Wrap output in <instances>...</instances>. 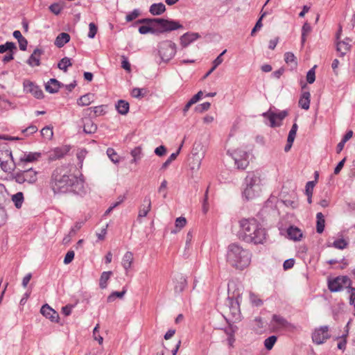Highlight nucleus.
<instances>
[{"label":"nucleus","instance_id":"53","mask_svg":"<svg viewBox=\"0 0 355 355\" xmlns=\"http://www.w3.org/2000/svg\"><path fill=\"white\" fill-rule=\"evenodd\" d=\"M98 328H99V326L98 324H97L94 330H93V336H94V338L97 340L98 342V343L100 345H101L103 342V338L102 336H101L100 335H98Z\"/></svg>","mask_w":355,"mask_h":355},{"label":"nucleus","instance_id":"64","mask_svg":"<svg viewBox=\"0 0 355 355\" xmlns=\"http://www.w3.org/2000/svg\"><path fill=\"white\" fill-rule=\"evenodd\" d=\"M49 10L51 12L54 13L55 15H58L61 12V8L58 3H53L49 6Z\"/></svg>","mask_w":355,"mask_h":355},{"label":"nucleus","instance_id":"40","mask_svg":"<svg viewBox=\"0 0 355 355\" xmlns=\"http://www.w3.org/2000/svg\"><path fill=\"white\" fill-rule=\"evenodd\" d=\"M106 153H107V156L109 157V158L111 159V161L113 163L116 164V163L119 162V156H118L117 153H116V151L113 148H107Z\"/></svg>","mask_w":355,"mask_h":355},{"label":"nucleus","instance_id":"29","mask_svg":"<svg viewBox=\"0 0 355 355\" xmlns=\"http://www.w3.org/2000/svg\"><path fill=\"white\" fill-rule=\"evenodd\" d=\"M166 10L165 5L162 3H153L150 6L149 11L153 15H159Z\"/></svg>","mask_w":355,"mask_h":355},{"label":"nucleus","instance_id":"57","mask_svg":"<svg viewBox=\"0 0 355 355\" xmlns=\"http://www.w3.org/2000/svg\"><path fill=\"white\" fill-rule=\"evenodd\" d=\"M141 148L140 146H137L131 150L130 154L132 157L136 159H140L141 156Z\"/></svg>","mask_w":355,"mask_h":355},{"label":"nucleus","instance_id":"55","mask_svg":"<svg viewBox=\"0 0 355 355\" xmlns=\"http://www.w3.org/2000/svg\"><path fill=\"white\" fill-rule=\"evenodd\" d=\"M210 106H211L210 103L205 102L203 103L198 105L197 107H196V110L199 112H202L204 111L209 110Z\"/></svg>","mask_w":355,"mask_h":355},{"label":"nucleus","instance_id":"23","mask_svg":"<svg viewBox=\"0 0 355 355\" xmlns=\"http://www.w3.org/2000/svg\"><path fill=\"white\" fill-rule=\"evenodd\" d=\"M287 234L290 239L295 241H300L303 235L301 230L295 226H290L287 229Z\"/></svg>","mask_w":355,"mask_h":355},{"label":"nucleus","instance_id":"21","mask_svg":"<svg viewBox=\"0 0 355 355\" xmlns=\"http://www.w3.org/2000/svg\"><path fill=\"white\" fill-rule=\"evenodd\" d=\"M134 261V254L132 252L128 251L123 256L121 265L125 272L128 274L130 269L132 267Z\"/></svg>","mask_w":355,"mask_h":355},{"label":"nucleus","instance_id":"33","mask_svg":"<svg viewBox=\"0 0 355 355\" xmlns=\"http://www.w3.org/2000/svg\"><path fill=\"white\" fill-rule=\"evenodd\" d=\"M12 201L15 204V206L19 209L21 207L24 202V194L22 192H18L12 196Z\"/></svg>","mask_w":355,"mask_h":355},{"label":"nucleus","instance_id":"16","mask_svg":"<svg viewBox=\"0 0 355 355\" xmlns=\"http://www.w3.org/2000/svg\"><path fill=\"white\" fill-rule=\"evenodd\" d=\"M200 37V35L198 33L187 32L180 37V45L182 47L185 48Z\"/></svg>","mask_w":355,"mask_h":355},{"label":"nucleus","instance_id":"24","mask_svg":"<svg viewBox=\"0 0 355 355\" xmlns=\"http://www.w3.org/2000/svg\"><path fill=\"white\" fill-rule=\"evenodd\" d=\"M310 102H311V94L309 92L306 91L303 92L300 96V98L299 99V106L305 110H307L309 109L310 107Z\"/></svg>","mask_w":355,"mask_h":355},{"label":"nucleus","instance_id":"19","mask_svg":"<svg viewBox=\"0 0 355 355\" xmlns=\"http://www.w3.org/2000/svg\"><path fill=\"white\" fill-rule=\"evenodd\" d=\"M272 322H273L278 329H288L293 328V325L291 323L279 315H273Z\"/></svg>","mask_w":355,"mask_h":355},{"label":"nucleus","instance_id":"56","mask_svg":"<svg viewBox=\"0 0 355 355\" xmlns=\"http://www.w3.org/2000/svg\"><path fill=\"white\" fill-rule=\"evenodd\" d=\"M87 153V151L85 149H80L77 153L76 155H77V158L79 161V163L80 164V166H82V165H83V160L85 158Z\"/></svg>","mask_w":355,"mask_h":355},{"label":"nucleus","instance_id":"52","mask_svg":"<svg viewBox=\"0 0 355 355\" xmlns=\"http://www.w3.org/2000/svg\"><path fill=\"white\" fill-rule=\"evenodd\" d=\"M97 33V27L93 23H90L89 24V33H88V37L89 38H94Z\"/></svg>","mask_w":355,"mask_h":355},{"label":"nucleus","instance_id":"26","mask_svg":"<svg viewBox=\"0 0 355 355\" xmlns=\"http://www.w3.org/2000/svg\"><path fill=\"white\" fill-rule=\"evenodd\" d=\"M70 40V35L67 33H60L55 38V45L59 48L64 46Z\"/></svg>","mask_w":355,"mask_h":355},{"label":"nucleus","instance_id":"5","mask_svg":"<svg viewBox=\"0 0 355 355\" xmlns=\"http://www.w3.org/2000/svg\"><path fill=\"white\" fill-rule=\"evenodd\" d=\"M157 55L160 58L158 63H168L176 54L177 45L171 40H164L158 43L157 46Z\"/></svg>","mask_w":355,"mask_h":355},{"label":"nucleus","instance_id":"35","mask_svg":"<svg viewBox=\"0 0 355 355\" xmlns=\"http://www.w3.org/2000/svg\"><path fill=\"white\" fill-rule=\"evenodd\" d=\"M71 65L72 63L71 62V59L67 57H64L62 59H61L60 61L58 62V67L60 70H62L63 71L66 72L68 69V67Z\"/></svg>","mask_w":355,"mask_h":355},{"label":"nucleus","instance_id":"58","mask_svg":"<svg viewBox=\"0 0 355 355\" xmlns=\"http://www.w3.org/2000/svg\"><path fill=\"white\" fill-rule=\"evenodd\" d=\"M208 191H209V188H207L206 190V192L205 193V197H204V199L202 201V211L204 213H207L209 209Z\"/></svg>","mask_w":355,"mask_h":355},{"label":"nucleus","instance_id":"17","mask_svg":"<svg viewBox=\"0 0 355 355\" xmlns=\"http://www.w3.org/2000/svg\"><path fill=\"white\" fill-rule=\"evenodd\" d=\"M40 313L51 322H58L59 319L58 313L47 304L43 305L40 309Z\"/></svg>","mask_w":355,"mask_h":355},{"label":"nucleus","instance_id":"36","mask_svg":"<svg viewBox=\"0 0 355 355\" xmlns=\"http://www.w3.org/2000/svg\"><path fill=\"white\" fill-rule=\"evenodd\" d=\"M14 49H16V45L12 42H6L4 44L0 45V53H3L7 51L12 52Z\"/></svg>","mask_w":355,"mask_h":355},{"label":"nucleus","instance_id":"13","mask_svg":"<svg viewBox=\"0 0 355 355\" xmlns=\"http://www.w3.org/2000/svg\"><path fill=\"white\" fill-rule=\"evenodd\" d=\"M42 157V153L40 152H28L24 153L19 159L17 165L22 168H25L26 163H33L39 160Z\"/></svg>","mask_w":355,"mask_h":355},{"label":"nucleus","instance_id":"1","mask_svg":"<svg viewBox=\"0 0 355 355\" xmlns=\"http://www.w3.org/2000/svg\"><path fill=\"white\" fill-rule=\"evenodd\" d=\"M75 167L72 165H62L53 172L51 187L55 193H79L83 188V182L73 174Z\"/></svg>","mask_w":355,"mask_h":355},{"label":"nucleus","instance_id":"20","mask_svg":"<svg viewBox=\"0 0 355 355\" xmlns=\"http://www.w3.org/2000/svg\"><path fill=\"white\" fill-rule=\"evenodd\" d=\"M42 53L43 51L42 49L37 48L35 49L27 60V64L32 67L35 66H40V58Z\"/></svg>","mask_w":355,"mask_h":355},{"label":"nucleus","instance_id":"61","mask_svg":"<svg viewBox=\"0 0 355 355\" xmlns=\"http://www.w3.org/2000/svg\"><path fill=\"white\" fill-rule=\"evenodd\" d=\"M90 109H93L94 112L96 115H103L105 114V106L104 105H98L94 107H91Z\"/></svg>","mask_w":355,"mask_h":355},{"label":"nucleus","instance_id":"8","mask_svg":"<svg viewBox=\"0 0 355 355\" xmlns=\"http://www.w3.org/2000/svg\"><path fill=\"white\" fill-rule=\"evenodd\" d=\"M234 164L239 169H245L248 164L249 153L242 149H236L231 154Z\"/></svg>","mask_w":355,"mask_h":355},{"label":"nucleus","instance_id":"15","mask_svg":"<svg viewBox=\"0 0 355 355\" xmlns=\"http://www.w3.org/2000/svg\"><path fill=\"white\" fill-rule=\"evenodd\" d=\"M341 30L337 33V42L336 49L337 51L340 54L341 56L345 55L347 52L349 51L351 48V40L349 37H346L344 40H339V37Z\"/></svg>","mask_w":355,"mask_h":355},{"label":"nucleus","instance_id":"47","mask_svg":"<svg viewBox=\"0 0 355 355\" xmlns=\"http://www.w3.org/2000/svg\"><path fill=\"white\" fill-rule=\"evenodd\" d=\"M250 300L251 303L256 306H260L263 302L255 294L250 293Z\"/></svg>","mask_w":355,"mask_h":355},{"label":"nucleus","instance_id":"37","mask_svg":"<svg viewBox=\"0 0 355 355\" xmlns=\"http://www.w3.org/2000/svg\"><path fill=\"white\" fill-rule=\"evenodd\" d=\"M125 293L126 290L125 288L122 291H114L107 297V302H112L116 297L123 298Z\"/></svg>","mask_w":355,"mask_h":355},{"label":"nucleus","instance_id":"18","mask_svg":"<svg viewBox=\"0 0 355 355\" xmlns=\"http://www.w3.org/2000/svg\"><path fill=\"white\" fill-rule=\"evenodd\" d=\"M174 291L176 294L181 293L187 287V278L182 275H178L173 279Z\"/></svg>","mask_w":355,"mask_h":355},{"label":"nucleus","instance_id":"38","mask_svg":"<svg viewBox=\"0 0 355 355\" xmlns=\"http://www.w3.org/2000/svg\"><path fill=\"white\" fill-rule=\"evenodd\" d=\"M284 60L287 64H291L293 67L297 66L296 58L291 52H286L284 54Z\"/></svg>","mask_w":355,"mask_h":355},{"label":"nucleus","instance_id":"42","mask_svg":"<svg viewBox=\"0 0 355 355\" xmlns=\"http://www.w3.org/2000/svg\"><path fill=\"white\" fill-rule=\"evenodd\" d=\"M347 242L345 239H340L335 240L332 245L336 249L343 250L347 247Z\"/></svg>","mask_w":355,"mask_h":355},{"label":"nucleus","instance_id":"59","mask_svg":"<svg viewBox=\"0 0 355 355\" xmlns=\"http://www.w3.org/2000/svg\"><path fill=\"white\" fill-rule=\"evenodd\" d=\"M74 255H75V254L73 250L68 251L64 257V264L70 263L73 261V259L74 258Z\"/></svg>","mask_w":355,"mask_h":355},{"label":"nucleus","instance_id":"7","mask_svg":"<svg viewBox=\"0 0 355 355\" xmlns=\"http://www.w3.org/2000/svg\"><path fill=\"white\" fill-rule=\"evenodd\" d=\"M37 171L32 168H29L16 172L13 178L17 183L20 184L24 183L33 184L37 180Z\"/></svg>","mask_w":355,"mask_h":355},{"label":"nucleus","instance_id":"48","mask_svg":"<svg viewBox=\"0 0 355 355\" xmlns=\"http://www.w3.org/2000/svg\"><path fill=\"white\" fill-rule=\"evenodd\" d=\"M139 33L144 35V34H147V33H157V31H156V28L155 27L153 28H151V27H149V26H141L139 28Z\"/></svg>","mask_w":355,"mask_h":355},{"label":"nucleus","instance_id":"43","mask_svg":"<svg viewBox=\"0 0 355 355\" xmlns=\"http://www.w3.org/2000/svg\"><path fill=\"white\" fill-rule=\"evenodd\" d=\"M41 135L42 137L51 139L53 135V128L49 126L44 127L41 130Z\"/></svg>","mask_w":355,"mask_h":355},{"label":"nucleus","instance_id":"3","mask_svg":"<svg viewBox=\"0 0 355 355\" xmlns=\"http://www.w3.org/2000/svg\"><path fill=\"white\" fill-rule=\"evenodd\" d=\"M251 252L238 243H231L227 247L226 259L232 267L243 270L251 262Z\"/></svg>","mask_w":355,"mask_h":355},{"label":"nucleus","instance_id":"45","mask_svg":"<svg viewBox=\"0 0 355 355\" xmlns=\"http://www.w3.org/2000/svg\"><path fill=\"white\" fill-rule=\"evenodd\" d=\"M316 66H314L313 68H311L306 74V80L309 84H312L314 83L315 80V68Z\"/></svg>","mask_w":355,"mask_h":355},{"label":"nucleus","instance_id":"25","mask_svg":"<svg viewBox=\"0 0 355 355\" xmlns=\"http://www.w3.org/2000/svg\"><path fill=\"white\" fill-rule=\"evenodd\" d=\"M60 87V83L55 79L51 78L45 85V89L50 94H55L59 91Z\"/></svg>","mask_w":355,"mask_h":355},{"label":"nucleus","instance_id":"11","mask_svg":"<svg viewBox=\"0 0 355 355\" xmlns=\"http://www.w3.org/2000/svg\"><path fill=\"white\" fill-rule=\"evenodd\" d=\"M329 338L330 334H329V327L327 325L316 328L312 334V340L317 345L324 343Z\"/></svg>","mask_w":355,"mask_h":355},{"label":"nucleus","instance_id":"60","mask_svg":"<svg viewBox=\"0 0 355 355\" xmlns=\"http://www.w3.org/2000/svg\"><path fill=\"white\" fill-rule=\"evenodd\" d=\"M122 61H121V67L123 69L126 70L127 71H130L131 67L130 64L128 60V58L125 55L121 56Z\"/></svg>","mask_w":355,"mask_h":355},{"label":"nucleus","instance_id":"10","mask_svg":"<svg viewBox=\"0 0 355 355\" xmlns=\"http://www.w3.org/2000/svg\"><path fill=\"white\" fill-rule=\"evenodd\" d=\"M287 115L288 112L286 110L279 111L277 113L268 111L263 114V116L269 120L270 126L272 128L280 126L282 125V120Z\"/></svg>","mask_w":355,"mask_h":355},{"label":"nucleus","instance_id":"39","mask_svg":"<svg viewBox=\"0 0 355 355\" xmlns=\"http://www.w3.org/2000/svg\"><path fill=\"white\" fill-rule=\"evenodd\" d=\"M277 340V338L275 336H270L268 338H267L264 340V346L266 349H267L268 350L272 349Z\"/></svg>","mask_w":355,"mask_h":355},{"label":"nucleus","instance_id":"30","mask_svg":"<svg viewBox=\"0 0 355 355\" xmlns=\"http://www.w3.org/2000/svg\"><path fill=\"white\" fill-rule=\"evenodd\" d=\"M118 112L122 115L126 114L129 111V103L123 100H119L115 105Z\"/></svg>","mask_w":355,"mask_h":355},{"label":"nucleus","instance_id":"28","mask_svg":"<svg viewBox=\"0 0 355 355\" xmlns=\"http://www.w3.org/2000/svg\"><path fill=\"white\" fill-rule=\"evenodd\" d=\"M94 101V95L91 93L86 94L82 96H80L78 101L77 103L80 106H87L90 105Z\"/></svg>","mask_w":355,"mask_h":355},{"label":"nucleus","instance_id":"32","mask_svg":"<svg viewBox=\"0 0 355 355\" xmlns=\"http://www.w3.org/2000/svg\"><path fill=\"white\" fill-rule=\"evenodd\" d=\"M112 275V271H105L102 272L99 280V286L101 288L104 289L107 287V282Z\"/></svg>","mask_w":355,"mask_h":355},{"label":"nucleus","instance_id":"54","mask_svg":"<svg viewBox=\"0 0 355 355\" xmlns=\"http://www.w3.org/2000/svg\"><path fill=\"white\" fill-rule=\"evenodd\" d=\"M187 224V220L184 217L180 216L175 220V227L179 229H182Z\"/></svg>","mask_w":355,"mask_h":355},{"label":"nucleus","instance_id":"2","mask_svg":"<svg viewBox=\"0 0 355 355\" xmlns=\"http://www.w3.org/2000/svg\"><path fill=\"white\" fill-rule=\"evenodd\" d=\"M239 227V238L245 243L259 245L266 241V229L254 218L240 220Z\"/></svg>","mask_w":355,"mask_h":355},{"label":"nucleus","instance_id":"46","mask_svg":"<svg viewBox=\"0 0 355 355\" xmlns=\"http://www.w3.org/2000/svg\"><path fill=\"white\" fill-rule=\"evenodd\" d=\"M240 297L239 294L236 295V301L235 306L233 305V300H232V295H229L227 298V305L230 307V311L232 313V308H234L235 310H236L239 307V298Z\"/></svg>","mask_w":355,"mask_h":355},{"label":"nucleus","instance_id":"9","mask_svg":"<svg viewBox=\"0 0 355 355\" xmlns=\"http://www.w3.org/2000/svg\"><path fill=\"white\" fill-rule=\"evenodd\" d=\"M350 284V279L347 276H339L328 282V288L331 292H338Z\"/></svg>","mask_w":355,"mask_h":355},{"label":"nucleus","instance_id":"63","mask_svg":"<svg viewBox=\"0 0 355 355\" xmlns=\"http://www.w3.org/2000/svg\"><path fill=\"white\" fill-rule=\"evenodd\" d=\"M348 293H349V303L355 306V288H348Z\"/></svg>","mask_w":355,"mask_h":355},{"label":"nucleus","instance_id":"31","mask_svg":"<svg viewBox=\"0 0 355 355\" xmlns=\"http://www.w3.org/2000/svg\"><path fill=\"white\" fill-rule=\"evenodd\" d=\"M317 224H316V231L318 233L321 234L323 232L325 225V220L324 215L319 212L316 214Z\"/></svg>","mask_w":355,"mask_h":355},{"label":"nucleus","instance_id":"62","mask_svg":"<svg viewBox=\"0 0 355 355\" xmlns=\"http://www.w3.org/2000/svg\"><path fill=\"white\" fill-rule=\"evenodd\" d=\"M144 89L134 88L131 92V95L134 98H141L144 96L142 91Z\"/></svg>","mask_w":355,"mask_h":355},{"label":"nucleus","instance_id":"51","mask_svg":"<svg viewBox=\"0 0 355 355\" xmlns=\"http://www.w3.org/2000/svg\"><path fill=\"white\" fill-rule=\"evenodd\" d=\"M139 15V10L138 9H135L132 12L127 14L125 16V19L127 21H131L135 19Z\"/></svg>","mask_w":355,"mask_h":355},{"label":"nucleus","instance_id":"6","mask_svg":"<svg viewBox=\"0 0 355 355\" xmlns=\"http://www.w3.org/2000/svg\"><path fill=\"white\" fill-rule=\"evenodd\" d=\"M153 26L156 28L157 33H163L172 31L182 28L183 26L178 21L155 18L152 19Z\"/></svg>","mask_w":355,"mask_h":355},{"label":"nucleus","instance_id":"44","mask_svg":"<svg viewBox=\"0 0 355 355\" xmlns=\"http://www.w3.org/2000/svg\"><path fill=\"white\" fill-rule=\"evenodd\" d=\"M37 126L34 125H31L28 127H27L25 129L21 130L22 134H24L26 137H28L34 133H35L37 131Z\"/></svg>","mask_w":355,"mask_h":355},{"label":"nucleus","instance_id":"50","mask_svg":"<svg viewBox=\"0 0 355 355\" xmlns=\"http://www.w3.org/2000/svg\"><path fill=\"white\" fill-rule=\"evenodd\" d=\"M166 187H167V181L166 180H164L161 182V184L158 188V192L160 193H162V196L164 198H166L167 196Z\"/></svg>","mask_w":355,"mask_h":355},{"label":"nucleus","instance_id":"12","mask_svg":"<svg viewBox=\"0 0 355 355\" xmlns=\"http://www.w3.org/2000/svg\"><path fill=\"white\" fill-rule=\"evenodd\" d=\"M2 155L4 156L5 160L2 157H0V166L1 169L5 172H8L12 169L14 164V159L12 155V152L10 149L3 147Z\"/></svg>","mask_w":355,"mask_h":355},{"label":"nucleus","instance_id":"22","mask_svg":"<svg viewBox=\"0 0 355 355\" xmlns=\"http://www.w3.org/2000/svg\"><path fill=\"white\" fill-rule=\"evenodd\" d=\"M151 209V200L149 196H146L144 203L139 208L138 218L146 217Z\"/></svg>","mask_w":355,"mask_h":355},{"label":"nucleus","instance_id":"41","mask_svg":"<svg viewBox=\"0 0 355 355\" xmlns=\"http://www.w3.org/2000/svg\"><path fill=\"white\" fill-rule=\"evenodd\" d=\"M7 191L5 186L0 183V207L3 206L7 200Z\"/></svg>","mask_w":355,"mask_h":355},{"label":"nucleus","instance_id":"27","mask_svg":"<svg viewBox=\"0 0 355 355\" xmlns=\"http://www.w3.org/2000/svg\"><path fill=\"white\" fill-rule=\"evenodd\" d=\"M97 130V125L89 119L84 121L83 131L86 134H94Z\"/></svg>","mask_w":355,"mask_h":355},{"label":"nucleus","instance_id":"4","mask_svg":"<svg viewBox=\"0 0 355 355\" xmlns=\"http://www.w3.org/2000/svg\"><path fill=\"white\" fill-rule=\"evenodd\" d=\"M245 187L243 196L248 200H252L259 195L261 191V179L255 174H249L245 178Z\"/></svg>","mask_w":355,"mask_h":355},{"label":"nucleus","instance_id":"49","mask_svg":"<svg viewBox=\"0 0 355 355\" xmlns=\"http://www.w3.org/2000/svg\"><path fill=\"white\" fill-rule=\"evenodd\" d=\"M315 185V181H309L306 184L305 193L306 196H312L313 188Z\"/></svg>","mask_w":355,"mask_h":355},{"label":"nucleus","instance_id":"14","mask_svg":"<svg viewBox=\"0 0 355 355\" xmlns=\"http://www.w3.org/2000/svg\"><path fill=\"white\" fill-rule=\"evenodd\" d=\"M24 89L26 93H30L36 98H42L43 97V92L39 86L30 80L24 82Z\"/></svg>","mask_w":355,"mask_h":355},{"label":"nucleus","instance_id":"34","mask_svg":"<svg viewBox=\"0 0 355 355\" xmlns=\"http://www.w3.org/2000/svg\"><path fill=\"white\" fill-rule=\"evenodd\" d=\"M183 143H184V141H182V143L181 144L180 146L177 150V151L175 153H173L169 156V157L163 163V164H162V168H167L171 164V163L177 158V157L179 155V153H180V152L181 150V148H182V147L183 146Z\"/></svg>","mask_w":355,"mask_h":355}]
</instances>
